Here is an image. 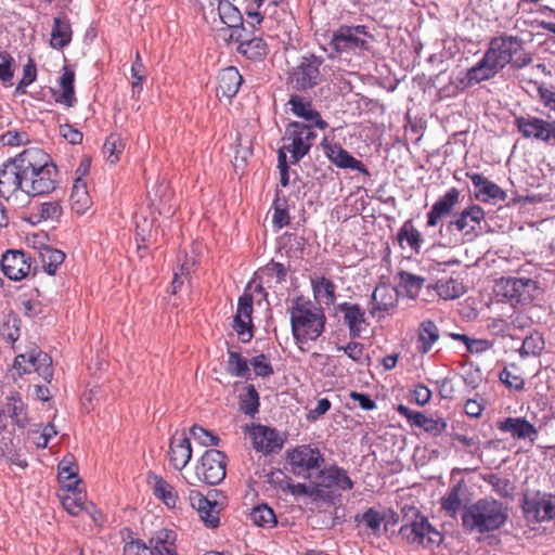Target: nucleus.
<instances>
[{
	"label": "nucleus",
	"mask_w": 555,
	"mask_h": 555,
	"mask_svg": "<svg viewBox=\"0 0 555 555\" xmlns=\"http://www.w3.org/2000/svg\"><path fill=\"white\" fill-rule=\"evenodd\" d=\"M288 489L293 495L296 496H309L314 502H321L320 499H324V495L322 493V490L317 487L315 482H312L311 485L306 483H293L288 485Z\"/></svg>",
	"instance_id": "obj_53"
},
{
	"label": "nucleus",
	"mask_w": 555,
	"mask_h": 555,
	"mask_svg": "<svg viewBox=\"0 0 555 555\" xmlns=\"http://www.w3.org/2000/svg\"><path fill=\"white\" fill-rule=\"evenodd\" d=\"M361 520L375 532L379 530L380 525L386 520V515H382L373 507H370L362 514Z\"/></svg>",
	"instance_id": "obj_63"
},
{
	"label": "nucleus",
	"mask_w": 555,
	"mask_h": 555,
	"mask_svg": "<svg viewBox=\"0 0 555 555\" xmlns=\"http://www.w3.org/2000/svg\"><path fill=\"white\" fill-rule=\"evenodd\" d=\"M253 302H254L253 295L245 292L238 298L237 309H236V313L234 317L238 318V319L241 318V319L251 320V315H253V311H254Z\"/></svg>",
	"instance_id": "obj_61"
},
{
	"label": "nucleus",
	"mask_w": 555,
	"mask_h": 555,
	"mask_svg": "<svg viewBox=\"0 0 555 555\" xmlns=\"http://www.w3.org/2000/svg\"><path fill=\"white\" fill-rule=\"evenodd\" d=\"M436 291L439 297L449 300L461 297L465 293V287L459 280L450 278L437 281Z\"/></svg>",
	"instance_id": "obj_46"
},
{
	"label": "nucleus",
	"mask_w": 555,
	"mask_h": 555,
	"mask_svg": "<svg viewBox=\"0 0 555 555\" xmlns=\"http://www.w3.org/2000/svg\"><path fill=\"white\" fill-rule=\"evenodd\" d=\"M39 255L43 270L50 275H54L59 267L65 260V254L62 250L52 248L48 245H43L40 248Z\"/></svg>",
	"instance_id": "obj_42"
},
{
	"label": "nucleus",
	"mask_w": 555,
	"mask_h": 555,
	"mask_svg": "<svg viewBox=\"0 0 555 555\" xmlns=\"http://www.w3.org/2000/svg\"><path fill=\"white\" fill-rule=\"evenodd\" d=\"M448 424L442 417H425L424 423L422 425V429L433 437L440 436L443 431H446Z\"/></svg>",
	"instance_id": "obj_62"
},
{
	"label": "nucleus",
	"mask_w": 555,
	"mask_h": 555,
	"mask_svg": "<svg viewBox=\"0 0 555 555\" xmlns=\"http://www.w3.org/2000/svg\"><path fill=\"white\" fill-rule=\"evenodd\" d=\"M150 480H153L154 495L162 500L166 506L171 508L176 507L178 493L175 488L167 480L156 474L150 475Z\"/></svg>",
	"instance_id": "obj_41"
},
{
	"label": "nucleus",
	"mask_w": 555,
	"mask_h": 555,
	"mask_svg": "<svg viewBox=\"0 0 555 555\" xmlns=\"http://www.w3.org/2000/svg\"><path fill=\"white\" fill-rule=\"evenodd\" d=\"M452 439L455 440V441H459L460 443L464 444L467 447V450L466 452L473 456V457H478L479 461L482 460V452H481V449H480V441L479 439L475 438V437H468L466 435H462V434H453L452 435Z\"/></svg>",
	"instance_id": "obj_60"
},
{
	"label": "nucleus",
	"mask_w": 555,
	"mask_h": 555,
	"mask_svg": "<svg viewBox=\"0 0 555 555\" xmlns=\"http://www.w3.org/2000/svg\"><path fill=\"white\" fill-rule=\"evenodd\" d=\"M13 366L20 376L36 372L46 383L53 378L51 357L37 347L16 356Z\"/></svg>",
	"instance_id": "obj_12"
},
{
	"label": "nucleus",
	"mask_w": 555,
	"mask_h": 555,
	"mask_svg": "<svg viewBox=\"0 0 555 555\" xmlns=\"http://www.w3.org/2000/svg\"><path fill=\"white\" fill-rule=\"evenodd\" d=\"M190 434L196 441H198V443L205 447L218 446L220 440L219 437L215 435L212 431L199 425H193L190 428Z\"/></svg>",
	"instance_id": "obj_56"
},
{
	"label": "nucleus",
	"mask_w": 555,
	"mask_h": 555,
	"mask_svg": "<svg viewBox=\"0 0 555 555\" xmlns=\"http://www.w3.org/2000/svg\"><path fill=\"white\" fill-rule=\"evenodd\" d=\"M287 104L295 116L304 119V125H309L310 127L314 129L318 128L320 130H325L328 127L327 121L322 118L321 114L313 107L310 100H306L298 94H293L291 95Z\"/></svg>",
	"instance_id": "obj_24"
},
{
	"label": "nucleus",
	"mask_w": 555,
	"mask_h": 555,
	"mask_svg": "<svg viewBox=\"0 0 555 555\" xmlns=\"http://www.w3.org/2000/svg\"><path fill=\"white\" fill-rule=\"evenodd\" d=\"M467 178L470 179L477 192L475 193V197L483 203L490 201H500L504 202L506 199V193L503 189H501L498 184L490 181L482 173L479 172H467Z\"/></svg>",
	"instance_id": "obj_27"
},
{
	"label": "nucleus",
	"mask_w": 555,
	"mask_h": 555,
	"mask_svg": "<svg viewBox=\"0 0 555 555\" xmlns=\"http://www.w3.org/2000/svg\"><path fill=\"white\" fill-rule=\"evenodd\" d=\"M337 350L344 351L348 358L359 364H370V357L364 354V346L358 341H350L346 346H337Z\"/></svg>",
	"instance_id": "obj_54"
},
{
	"label": "nucleus",
	"mask_w": 555,
	"mask_h": 555,
	"mask_svg": "<svg viewBox=\"0 0 555 555\" xmlns=\"http://www.w3.org/2000/svg\"><path fill=\"white\" fill-rule=\"evenodd\" d=\"M59 170L51 156L38 147L24 150V193L39 196L52 193L59 184Z\"/></svg>",
	"instance_id": "obj_1"
},
{
	"label": "nucleus",
	"mask_w": 555,
	"mask_h": 555,
	"mask_svg": "<svg viewBox=\"0 0 555 555\" xmlns=\"http://www.w3.org/2000/svg\"><path fill=\"white\" fill-rule=\"evenodd\" d=\"M240 410L247 416L254 417L259 411L260 399L255 386L249 384L245 392L240 396Z\"/></svg>",
	"instance_id": "obj_45"
},
{
	"label": "nucleus",
	"mask_w": 555,
	"mask_h": 555,
	"mask_svg": "<svg viewBox=\"0 0 555 555\" xmlns=\"http://www.w3.org/2000/svg\"><path fill=\"white\" fill-rule=\"evenodd\" d=\"M292 335L298 348L305 350L309 341L317 340L325 330L326 317L322 308L313 306L304 296L293 299L289 308Z\"/></svg>",
	"instance_id": "obj_2"
},
{
	"label": "nucleus",
	"mask_w": 555,
	"mask_h": 555,
	"mask_svg": "<svg viewBox=\"0 0 555 555\" xmlns=\"http://www.w3.org/2000/svg\"><path fill=\"white\" fill-rule=\"evenodd\" d=\"M227 372L234 377L248 379L250 369L248 361L237 351L228 350Z\"/></svg>",
	"instance_id": "obj_44"
},
{
	"label": "nucleus",
	"mask_w": 555,
	"mask_h": 555,
	"mask_svg": "<svg viewBox=\"0 0 555 555\" xmlns=\"http://www.w3.org/2000/svg\"><path fill=\"white\" fill-rule=\"evenodd\" d=\"M397 276L399 279V287L405 295L412 299L416 298L423 288L425 279L406 271H399Z\"/></svg>",
	"instance_id": "obj_43"
},
{
	"label": "nucleus",
	"mask_w": 555,
	"mask_h": 555,
	"mask_svg": "<svg viewBox=\"0 0 555 555\" xmlns=\"http://www.w3.org/2000/svg\"><path fill=\"white\" fill-rule=\"evenodd\" d=\"M273 207V225L281 230L282 228L288 225L289 223V214L287 207V201L285 198H281L279 195V191H276L275 198L272 204Z\"/></svg>",
	"instance_id": "obj_49"
},
{
	"label": "nucleus",
	"mask_w": 555,
	"mask_h": 555,
	"mask_svg": "<svg viewBox=\"0 0 555 555\" xmlns=\"http://www.w3.org/2000/svg\"><path fill=\"white\" fill-rule=\"evenodd\" d=\"M373 35L366 25L341 24L333 29L327 43L330 60H350L361 56L370 49Z\"/></svg>",
	"instance_id": "obj_4"
},
{
	"label": "nucleus",
	"mask_w": 555,
	"mask_h": 555,
	"mask_svg": "<svg viewBox=\"0 0 555 555\" xmlns=\"http://www.w3.org/2000/svg\"><path fill=\"white\" fill-rule=\"evenodd\" d=\"M535 287V282L528 278H508L505 280L504 296L512 301L521 302L530 298V291Z\"/></svg>",
	"instance_id": "obj_33"
},
{
	"label": "nucleus",
	"mask_w": 555,
	"mask_h": 555,
	"mask_svg": "<svg viewBox=\"0 0 555 555\" xmlns=\"http://www.w3.org/2000/svg\"><path fill=\"white\" fill-rule=\"evenodd\" d=\"M440 337V331L436 323L426 319L422 321L417 330L416 349L421 354L428 353Z\"/></svg>",
	"instance_id": "obj_34"
},
{
	"label": "nucleus",
	"mask_w": 555,
	"mask_h": 555,
	"mask_svg": "<svg viewBox=\"0 0 555 555\" xmlns=\"http://www.w3.org/2000/svg\"><path fill=\"white\" fill-rule=\"evenodd\" d=\"M317 139L315 129L304 122L292 121L282 138L283 145L278 152L289 154V164H298L311 150Z\"/></svg>",
	"instance_id": "obj_7"
},
{
	"label": "nucleus",
	"mask_w": 555,
	"mask_h": 555,
	"mask_svg": "<svg viewBox=\"0 0 555 555\" xmlns=\"http://www.w3.org/2000/svg\"><path fill=\"white\" fill-rule=\"evenodd\" d=\"M75 72L68 67L64 66L62 69V75L59 79V85L62 89L61 92L53 91L54 100L56 103L64 104L67 107H73L76 102V95H75Z\"/></svg>",
	"instance_id": "obj_35"
},
{
	"label": "nucleus",
	"mask_w": 555,
	"mask_h": 555,
	"mask_svg": "<svg viewBox=\"0 0 555 555\" xmlns=\"http://www.w3.org/2000/svg\"><path fill=\"white\" fill-rule=\"evenodd\" d=\"M324 155L330 159L332 164L340 169H350L359 171L363 175H369V170L365 165L354 158L348 151H346L340 144L330 142L327 138H324L321 142Z\"/></svg>",
	"instance_id": "obj_19"
},
{
	"label": "nucleus",
	"mask_w": 555,
	"mask_h": 555,
	"mask_svg": "<svg viewBox=\"0 0 555 555\" xmlns=\"http://www.w3.org/2000/svg\"><path fill=\"white\" fill-rule=\"evenodd\" d=\"M253 440L255 449L264 453H270L278 448H281L276 430L261 425L255 429Z\"/></svg>",
	"instance_id": "obj_40"
},
{
	"label": "nucleus",
	"mask_w": 555,
	"mask_h": 555,
	"mask_svg": "<svg viewBox=\"0 0 555 555\" xmlns=\"http://www.w3.org/2000/svg\"><path fill=\"white\" fill-rule=\"evenodd\" d=\"M402 526L400 537L408 543L434 547L441 542V534L422 516L415 506L405 504L401 508Z\"/></svg>",
	"instance_id": "obj_6"
},
{
	"label": "nucleus",
	"mask_w": 555,
	"mask_h": 555,
	"mask_svg": "<svg viewBox=\"0 0 555 555\" xmlns=\"http://www.w3.org/2000/svg\"><path fill=\"white\" fill-rule=\"evenodd\" d=\"M521 507L527 519L550 521L555 518V494L541 491L526 493Z\"/></svg>",
	"instance_id": "obj_15"
},
{
	"label": "nucleus",
	"mask_w": 555,
	"mask_h": 555,
	"mask_svg": "<svg viewBox=\"0 0 555 555\" xmlns=\"http://www.w3.org/2000/svg\"><path fill=\"white\" fill-rule=\"evenodd\" d=\"M232 326H233V330L237 333L242 343L246 344L253 339V337H254L253 320L241 319V318L238 320V318L234 317Z\"/></svg>",
	"instance_id": "obj_58"
},
{
	"label": "nucleus",
	"mask_w": 555,
	"mask_h": 555,
	"mask_svg": "<svg viewBox=\"0 0 555 555\" xmlns=\"http://www.w3.org/2000/svg\"><path fill=\"white\" fill-rule=\"evenodd\" d=\"M499 72V67L485 52L473 67L468 68L462 77H457V83L462 89H467L494 78Z\"/></svg>",
	"instance_id": "obj_21"
},
{
	"label": "nucleus",
	"mask_w": 555,
	"mask_h": 555,
	"mask_svg": "<svg viewBox=\"0 0 555 555\" xmlns=\"http://www.w3.org/2000/svg\"><path fill=\"white\" fill-rule=\"evenodd\" d=\"M486 53L500 70L506 65L521 69L532 62L531 54L524 47V40L513 35L504 34L491 38Z\"/></svg>",
	"instance_id": "obj_5"
},
{
	"label": "nucleus",
	"mask_w": 555,
	"mask_h": 555,
	"mask_svg": "<svg viewBox=\"0 0 555 555\" xmlns=\"http://www.w3.org/2000/svg\"><path fill=\"white\" fill-rule=\"evenodd\" d=\"M286 460L291 466V472L302 478H310L311 472L320 470L325 462L321 451L311 444H300L288 450Z\"/></svg>",
	"instance_id": "obj_9"
},
{
	"label": "nucleus",
	"mask_w": 555,
	"mask_h": 555,
	"mask_svg": "<svg viewBox=\"0 0 555 555\" xmlns=\"http://www.w3.org/2000/svg\"><path fill=\"white\" fill-rule=\"evenodd\" d=\"M544 349V339L539 334H531L526 336L522 341L521 348L519 349L520 356L524 357H537Z\"/></svg>",
	"instance_id": "obj_51"
},
{
	"label": "nucleus",
	"mask_w": 555,
	"mask_h": 555,
	"mask_svg": "<svg viewBox=\"0 0 555 555\" xmlns=\"http://www.w3.org/2000/svg\"><path fill=\"white\" fill-rule=\"evenodd\" d=\"M1 270L8 279L20 281L29 274L31 257L23 250H7L1 258Z\"/></svg>",
	"instance_id": "obj_20"
},
{
	"label": "nucleus",
	"mask_w": 555,
	"mask_h": 555,
	"mask_svg": "<svg viewBox=\"0 0 555 555\" xmlns=\"http://www.w3.org/2000/svg\"><path fill=\"white\" fill-rule=\"evenodd\" d=\"M63 214V208L60 202L50 201L43 202L34 206L24 218L27 222L36 225L42 221H56Z\"/></svg>",
	"instance_id": "obj_32"
},
{
	"label": "nucleus",
	"mask_w": 555,
	"mask_h": 555,
	"mask_svg": "<svg viewBox=\"0 0 555 555\" xmlns=\"http://www.w3.org/2000/svg\"><path fill=\"white\" fill-rule=\"evenodd\" d=\"M463 486L461 482L454 485L441 499V508L450 516L455 517L462 506L461 492Z\"/></svg>",
	"instance_id": "obj_47"
},
{
	"label": "nucleus",
	"mask_w": 555,
	"mask_h": 555,
	"mask_svg": "<svg viewBox=\"0 0 555 555\" xmlns=\"http://www.w3.org/2000/svg\"><path fill=\"white\" fill-rule=\"evenodd\" d=\"M177 533L160 529L149 539V555H179L176 546Z\"/></svg>",
	"instance_id": "obj_30"
},
{
	"label": "nucleus",
	"mask_w": 555,
	"mask_h": 555,
	"mask_svg": "<svg viewBox=\"0 0 555 555\" xmlns=\"http://www.w3.org/2000/svg\"><path fill=\"white\" fill-rule=\"evenodd\" d=\"M67 491L69 493L66 494L62 500L63 507L70 515L77 516L85 508V495L81 492L77 491V488L75 490Z\"/></svg>",
	"instance_id": "obj_50"
},
{
	"label": "nucleus",
	"mask_w": 555,
	"mask_h": 555,
	"mask_svg": "<svg viewBox=\"0 0 555 555\" xmlns=\"http://www.w3.org/2000/svg\"><path fill=\"white\" fill-rule=\"evenodd\" d=\"M485 217L486 212L480 205H468L460 212L452 215V219L447 223V231H456L467 241H473L478 236Z\"/></svg>",
	"instance_id": "obj_13"
},
{
	"label": "nucleus",
	"mask_w": 555,
	"mask_h": 555,
	"mask_svg": "<svg viewBox=\"0 0 555 555\" xmlns=\"http://www.w3.org/2000/svg\"><path fill=\"white\" fill-rule=\"evenodd\" d=\"M460 196L461 192L456 188H451L443 195L439 196L427 214L426 225L435 228L443 218L451 216L460 203Z\"/></svg>",
	"instance_id": "obj_23"
},
{
	"label": "nucleus",
	"mask_w": 555,
	"mask_h": 555,
	"mask_svg": "<svg viewBox=\"0 0 555 555\" xmlns=\"http://www.w3.org/2000/svg\"><path fill=\"white\" fill-rule=\"evenodd\" d=\"M310 283L313 298L319 305H324L326 307L336 306L337 286L332 280L322 275L311 278Z\"/></svg>",
	"instance_id": "obj_31"
},
{
	"label": "nucleus",
	"mask_w": 555,
	"mask_h": 555,
	"mask_svg": "<svg viewBox=\"0 0 555 555\" xmlns=\"http://www.w3.org/2000/svg\"><path fill=\"white\" fill-rule=\"evenodd\" d=\"M122 555H149V543L140 539H131L125 543Z\"/></svg>",
	"instance_id": "obj_64"
},
{
	"label": "nucleus",
	"mask_w": 555,
	"mask_h": 555,
	"mask_svg": "<svg viewBox=\"0 0 555 555\" xmlns=\"http://www.w3.org/2000/svg\"><path fill=\"white\" fill-rule=\"evenodd\" d=\"M249 518L259 527H273L276 525L275 514L267 504L255 506L249 514Z\"/></svg>",
	"instance_id": "obj_48"
},
{
	"label": "nucleus",
	"mask_w": 555,
	"mask_h": 555,
	"mask_svg": "<svg viewBox=\"0 0 555 555\" xmlns=\"http://www.w3.org/2000/svg\"><path fill=\"white\" fill-rule=\"evenodd\" d=\"M189 499L192 507L198 512L201 519L208 527H218L220 519L216 502L209 501L205 495L196 490H190Z\"/></svg>",
	"instance_id": "obj_28"
},
{
	"label": "nucleus",
	"mask_w": 555,
	"mask_h": 555,
	"mask_svg": "<svg viewBox=\"0 0 555 555\" xmlns=\"http://www.w3.org/2000/svg\"><path fill=\"white\" fill-rule=\"evenodd\" d=\"M514 125L525 139H533L551 144L555 132V120H546L537 116H516Z\"/></svg>",
	"instance_id": "obj_17"
},
{
	"label": "nucleus",
	"mask_w": 555,
	"mask_h": 555,
	"mask_svg": "<svg viewBox=\"0 0 555 555\" xmlns=\"http://www.w3.org/2000/svg\"><path fill=\"white\" fill-rule=\"evenodd\" d=\"M169 463L178 470H182L192 459V446L190 438L184 434H176L170 438Z\"/></svg>",
	"instance_id": "obj_25"
},
{
	"label": "nucleus",
	"mask_w": 555,
	"mask_h": 555,
	"mask_svg": "<svg viewBox=\"0 0 555 555\" xmlns=\"http://www.w3.org/2000/svg\"><path fill=\"white\" fill-rule=\"evenodd\" d=\"M335 312L343 314L345 325L348 327L349 336L357 339L362 331L369 325L365 310L359 305L344 301L335 306Z\"/></svg>",
	"instance_id": "obj_22"
},
{
	"label": "nucleus",
	"mask_w": 555,
	"mask_h": 555,
	"mask_svg": "<svg viewBox=\"0 0 555 555\" xmlns=\"http://www.w3.org/2000/svg\"><path fill=\"white\" fill-rule=\"evenodd\" d=\"M462 526L466 532L485 534L500 530L508 519L507 506L494 499H479L462 512Z\"/></svg>",
	"instance_id": "obj_3"
},
{
	"label": "nucleus",
	"mask_w": 555,
	"mask_h": 555,
	"mask_svg": "<svg viewBox=\"0 0 555 555\" xmlns=\"http://www.w3.org/2000/svg\"><path fill=\"white\" fill-rule=\"evenodd\" d=\"M501 433L509 434L514 439H529L531 442L538 438V429L525 417H506L496 423Z\"/></svg>",
	"instance_id": "obj_26"
},
{
	"label": "nucleus",
	"mask_w": 555,
	"mask_h": 555,
	"mask_svg": "<svg viewBox=\"0 0 555 555\" xmlns=\"http://www.w3.org/2000/svg\"><path fill=\"white\" fill-rule=\"evenodd\" d=\"M24 151L9 158L0 167V196L9 199L16 192L24 193Z\"/></svg>",
	"instance_id": "obj_14"
},
{
	"label": "nucleus",
	"mask_w": 555,
	"mask_h": 555,
	"mask_svg": "<svg viewBox=\"0 0 555 555\" xmlns=\"http://www.w3.org/2000/svg\"><path fill=\"white\" fill-rule=\"evenodd\" d=\"M318 480L315 485L322 490L324 495V499L320 500L326 504L335 503V490L350 491L354 487V482L349 477L348 472L336 464L321 468L318 473Z\"/></svg>",
	"instance_id": "obj_8"
},
{
	"label": "nucleus",
	"mask_w": 555,
	"mask_h": 555,
	"mask_svg": "<svg viewBox=\"0 0 555 555\" xmlns=\"http://www.w3.org/2000/svg\"><path fill=\"white\" fill-rule=\"evenodd\" d=\"M229 41L237 44V53L251 61H262L269 51L262 37L246 28L231 31Z\"/></svg>",
	"instance_id": "obj_16"
},
{
	"label": "nucleus",
	"mask_w": 555,
	"mask_h": 555,
	"mask_svg": "<svg viewBox=\"0 0 555 555\" xmlns=\"http://www.w3.org/2000/svg\"><path fill=\"white\" fill-rule=\"evenodd\" d=\"M73 39L70 21L66 16H55L51 31L50 46L55 50L67 47Z\"/></svg>",
	"instance_id": "obj_36"
},
{
	"label": "nucleus",
	"mask_w": 555,
	"mask_h": 555,
	"mask_svg": "<svg viewBox=\"0 0 555 555\" xmlns=\"http://www.w3.org/2000/svg\"><path fill=\"white\" fill-rule=\"evenodd\" d=\"M70 205L72 209L78 215H83L92 205L87 183L80 177L75 179L70 194Z\"/></svg>",
	"instance_id": "obj_39"
},
{
	"label": "nucleus",
	"mask_w": 555,
	"mask_h": 555,
	"mask_svg": "<svg viewBox=\"0 0 555 555\" xmlns=\"http://www.w3.org/2000/svg\"><path fill=\"white\" fill-rule=\"evenodd\" d=\"M323 59L314 54H307L300 57L299 63L289 73V83L297 91H307L321 82L320 67Z\"/></svg>",
	"instance_id": "obj_11"
},
{
	"label": "nucleus",
	"mask_w": 555,
	"mask_h": 555,
	"mask_svg": "<svg viewBox=\"0 0 555 555\" xmlns=\"http://www.w3.org/2000/svg\"><path fill=\"white\" fill-rule=\"evenodd\" d=\"M124 145L118 135L111 134L106 138L103 144V153L106 155L107 160L115 164L119 160V156L122 153Z\"/></svg>",
	"instance_id": "obj_55"
},
{
	"label": "nucleus",
	"mask_w": 555,
	"mask_h": 555,
	"mask_svg": "<svg viewBox=\"0 0 555 555\" xmlns=\"http://www.w3.org/2000/svg\"><path fill=\"white\" fill-rule=\"evenodd\" d=\"M242 82L243 77L236 67L229 66L221 69L218 75L217 96L231 100L237 94Z\"/></svg>",
	"instance_id": "obj_29"
},
{
	"label": "nucleus",
	"mask_w": 555,
	"mask_h": 555,
	"mask_svg": "<svg viewBox=\"0 0 555 555\" xmlns=\"http://www.w3.org/2000/svg\"><path fill=\"white\" fill-rule=\"evenodd\" d=\"M249 364L253 366L255 374L259 377L267 378L274 373L272 364L270 363L268 357L263 353L253 357L249 361Z\"/></svg>",
	"instance_id": "obj_57"
},
{
	"label": "nucleus",
	"mask_w": 555,
	"mask_h": 555,
	"mask_svg": "<svg viewBox=\"0 0 555 555\" xmlns=\"http://www.w3.org/2000/svg\"><path fill=\"white\" fill-rule=\"evenodd\" d=\"M57 478L66 490H75L81 479L78 477V466L73 455L65 456L57 465Z\"/></svg>",
	"instance_id": "obj_37"
},
{
	"label": "nucleus",
	"mask_w": 555,
	"mask_h": 555,
	"mask_svg": "<svg viewBox=\"0 0 555 555\" xmlns=\"http://www.w3.org/2000/svg\"><path fill=\"white\" fill-rule=\"evenodd\" d=\"M227 475V455L217 449L204 452L195 465V477L208 486L219 485Z\"/></svg>",
	"instance_id": "obj_10"
},
{
	"label": "nucleus",
	"mask_w": 555,
	"mask_h": 555,
	"mask_svg": "<svg viewBox=\"0 0 555 555\" xmlns=\"http://www.w3.org/2000/svg\"><path fill=\"white\" fill-rule=\"evenodd\" d=\"M397 305L398 292L389 285H378L371 295L369 313L372 318L382 320L391 314Z\"/></svg>",
	"instance_id": "obj_18"
},
{
	"label": "nucleus",
	"mask_w": 555,
	"mask_h": 555,
	"mask_svg": "<svg viewBox=\"0 0 555 555\" xmlns=\"http://www.w3.org/2000/svg\"><path fill=\"white\" fill-rule=\"evenodd\" d=\"M396 241L398 242L400 248H404L406 245L413 250L415 254H420L421 247L423 244L422 233L414 227L413 221L411 219L403 222L400 229L397 232Z\"/></svg>",
	"instance_id": "obj_38"
},
{
	"label": "nucleus",
	"mask_w": 555,
	"mask_h": 555,
	"mask_svg": "<svg viewBox=\"0 0 555 555\" xmlns=\"http://www.w3.org/2000/svg\"><path fill=\"white\" fill-rule=\"evenodd\" d=\"M7 412L16 425L25 426L27 417L24 412V403L18 396H10L8 398Z\"/></svg>",
	"instance_id": "obj_52"
},
{
	"label": "nucleus",
	"mask_w": 555,
	"mask_h": 555,
	"mask_svg": "<svg viewBox=\"0 0 555 555\" xmlns=\"http://www.w3.org/2000/svg\"><path fill=\"white\" fill-rule=\"evenodd\" d=\"M131 86H132V93L135 94V93H140L141 90H142V83L145 79V75H144V65L141 61V57H140V54L137 53V59L135 61L132 63V66H131Z\"/></svg>",
	"instance_id": "obj_59"
}]
</instances>
